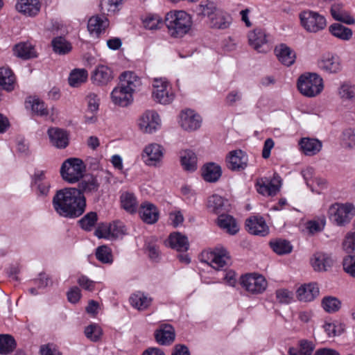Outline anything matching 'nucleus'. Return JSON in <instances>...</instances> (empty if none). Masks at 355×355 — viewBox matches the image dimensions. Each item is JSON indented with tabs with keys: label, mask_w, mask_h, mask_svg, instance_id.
Returning a JSON list of instances; mask_svg holds the SVG:
<instances>
[{
	"label": "nucleus",
	"mask_w": 355,
	"mask_h": 355,
	"mask_svg": "<svg viewBox=\"0 0 355 355\" xmlns=\"http://www.w3.org/2000/svg\"><path fill=\"white\" fill-rule=\"evenodd\" d=\"M52 204L55 212L60 216L74 218L85 211L86 198L76 188H65L57 191Z\"/></svg>",
	"instance_id": "obj_1"
},
{
	"label": "nucleus",
	"mask_w": 355,
	"mask_h": 355,
	"mask_svg": "<svg viewBox=\"0 0 355 355\" xmlns=\"http://www.w3.org/2000/svg\"><path fill=\"white\" fill-rule=\"evenodd\" d=\"M165 24L169 35L175 38L182 37L191 29V16L184 10H173L166 13Z\"/></svg>",
	"instance_id": "obj_2"
},
{
	"label": "nucleus",
	"mask_w": 355,
	"mask_h": 355,
	"mask_svg": "<svg viewBox=\"0 0 355 355\" xmlns=\"http://www.w3.org/2000/svg\"><path fill=\"white\" fill-rule=\"evenodd\" d=\"M297 89L304 96L315 97L324 89L323 80L316 73L306 72L301 74L297 82Z\"/></svg>",
	"instance_id": "obj_3"
},
{
	"label": "nucleus",
	"mask_w": 355,
	"mask_h": 355,
	"mask_svg": "<svg viewBox=\"0 0 355 355\" xmlns=\"http://www.w3.org/2000/svg\"><path fill=\"white\" fill-rule=\"evenodd\" d=\"M85 171V166L80 159L69 158L62 163L60 174L64 180L73 184L83 177Z\"/></svg>",
	"instance_id": "obj_4"
},
{
	"label": "nucleus",
	"mask_w": 355,
	"mask_h": 355,
	"mask_svg": "<svg viewBox=\"0 0 355 355\" xmlns=\"http://www.w3.org/2000/svg\"><path fill=\"white\" fill-rule=\"evenodd\" d=\"M329 219L338 226L349 223L355 215V207L350 203H334L328 209Z\"/></svg>",
	"instance_id": "obj_5"
},
{
	"label": "nucleus",
	"mask_w": 355,
	"mask_h": 355,
	"mask_svg": "<svg viewBox=\"0 0 355 355\" xmlns=\"http://www.w3.org/2000/svg\"><path fill=\"white\" fill-rule=\"evenodd\" d=\"M200 259L216 270L222 269L230 261V255L223 247H216L213 250L203 251Z\"/></svg>",
	"instance_id": "obj_6"
},
{
	"label": "nucleus",
	"mask_w": 355,
	"mask_h": 355,
	"mask_svg": "<svg viewBox=\"0 0 355 355\" xmlns=\"http://www.w3.org/2000/svg\"><path fill=\"white\" fill-rule=\"evenodd\" d=\"M153 97L154 100L163 105L173 102L175 94L170 83L164 78H155L153 83Z\"/></svg>",
	"instance_id": "obj_7"
},
{
	"label": "nucleus",
	"mask_w": 355,
	"mask_h": 355,
	"mask_svg": "<svg viewBox=\"0 0 355 355\" xmlns=\"http://www.w3.org/2000/svg\"><path fill=\"white\" fill-rule=\"evenodd\" d=\"M301 25L308 32L317 33L326 26L325 18L318 12L304 10L300 14Z\"/></svg>",
	"instance_id": "obj_8"
},
{
	"label": "nucleus",
	"mask_w": 355,
	"mask_h": 355,
	"mask_svg": "<svg viewBox=\"0 0 355 355\" xmlns=\"http://www.w3.org/2000/svg\"><path fill=\"white\" fill-rule=\"evenodd\" d=\"M241 284L248 292L252 294L262 293L267 288L268 283L263 275L256 273L247 274L241 278Z\"/></svg>",
	"instance_id": "obj_9"
},
{
	"label": "nucleus",
	"mask_w": 355,
	"mask_h": 355,
	"mask_svg": "<svg viewBox=\"0 0 355 355\" xmlns=\"http://www.w3.org/2000/svg\"><path fill=\"white\" fill-rule=\"evenodd\" d=\"M138 124L143 132L151 134L160 128L161 120L155 111L148 110L140 116Z\"/></svg>",
	"instance_id": "obj_10"
},
{
	"label": "nucleus",
	"mask_w": 355,
	"mask_h": 355,
	"mask_svg": "<svg viewBox=\"0 0 355 355\" xmlns=\"http://www.w3.org/2000/svg\"><path fill=\"white\" fill-rule=\"evenodd\" d=\"M227 166L233 171H241L248 166V157L241 150H234L229 153L226 157Z\"/></svg>",
	"instance_id": "obj_11"
},
{
	"label": "nucleus",
	"mask_w": 355,
	"mask_h": 355,
	"mask_svg": "<svg viewBox=\"0 0 355 355\" xmlns=\"http://www.w3.org/2000/svg\"><path fill=\"white\" fill-rule=\"evenodd\" d=\"M256 189L259 193L272 196L277 193L281 186V181L279 177H274L272 180L266 178H261L257 180Z\"/></svg>",
	"instance_id": "obj_12"
},
{
	"label": "nucleus",
	"mask_w": 355,
	"mask_h": 355,
	"mask_svg": "<svg viewBox=\"0 0 355 355\" xmlns=\"http://www.w3.org/2000/svg\"><path fill=\"white\" fill-rule=\"evenodd\" d=\"M331 256L322 252H315L310 259V264L316 272H327L334 266Z\"/></svg>",
	"instance_id": "obj_13"
},
{
	"label": "nucleus",
	"mask_w": 355,
	"mask_h": 355,
	"mask_svg": "<svg viewBox=\"0 0 355 355\" xmlns=\"http://www.w3.org/2000/svg\"><path fill=\"white\" fill-rule=\"evenodd\" d=\"M163 148L158 144H150L146 146L142 153V158L148 166H157L163 157Z\"/></svg>",
	"instance_id": "obj_14"
},
{
	"label": "nucleus",
	"mask_w": 355,
	"mask_h": 355,
	"mask_svg": "<svg viewBox=\"0 0 355 355\" xmlns=\"http://www.w3.org/2000/svg\"><path fill=\"white\" fill-rule=\"evenodd\" d=\"M105 15H94L88 20L87 29L92 36L99 37L109 27V20Z\"/></svg>",
	"instance_id": "obj_15"
},
{
	"label": "nucleus",
	"mask_w": 355,
	"mask_h": 355,
	"mask_svg": "<svg viewBox=\"0 0 355 355\" xmlns=\"http://www.w3.org/2000/svg\"><path fill=\"white\" fill-rule=\"evenodd\" d=\"M113 78L112 70L109 67L103 64L98 65L91 76L93 83L99 86L107 85Z\"/></svg>",
	"instance_id": "obj_16"
},
{
	"label": "nucleus",
	"mask_w": 355,
	"mask_h": 355,
	"mask_svg": "<svg viewBox=\"0 0 355 355\" xmlns=\"http://www.w3.org/2000/svg\"><path fill=\"white\" fill-rule=\"evenodd\" d=\"M180 123L182 128L185 130L193 131L200 128L201 118L193 110H187L182 112Z\"/></svg>",
	"instance_id": "obj_17"
},
{
	"label": "nucleus",
	"mask_w": 355,
	"mask_h": 355,
	"mask_svg": "<svg viewBox=\"0 0 355 355\" xmlns=\"http://www.w3.org/2000/svg\"><path fill=\"white\" fill-rule=\"evenodd\" d=\"M320 290L316 283L304 284L296 291V296L300 302H309L319 295Z\"/></svg>",
	"instance_id": "obj_18"
},
{
	"label": "nucleus",
	"mask_w": 355,
	"mask_h": 355,
	"mask_svg": "<svg viewBox=\"0 0 355 355\" xmlns=\"http://www.w3.org/2000/svg\"><path fill=\"white\" fill-rule=\"evenodd\" d=\"M249 44L259 53L266 52L264 46L267 44V35L261 28H255L248 33Z\"/></svg>",
	"instance_id": "obj_19"
},
{
	"label": "nucleus",
	"mask_w": 355,
	"mask_h": 355,
	"mask_svg": "<svg viewBox=\"0 0 355 355\" xmlns=\"http://www.w3.org/2000/svg\"><path fill=\"white\" fill-rule=\"evenodd\" d=\"M245 226L248 232L254 235L266 236L269 230L262 217L254 216L247 219Z\"/></svg>",
	"instance_id": "obj_20"
},
{
	"label": "nucleus",
	"mask_w": 355,
	"mask_h": 355,
	"mask_svg": "<svg viewBox=\"0 0 355 355\" xmlns=\"http://www.w3.org/2000/svg\"><path fill=\"white\" fill-rule=\"evenodd\" d=\"M123 87L132 94L141 85L140 78L132 71H125L120 76V83Z\"/></svg>",
	"instance_id": "obj_21"
},
{
	"label": "nucleus",
	"mask_w": 355,
	"mask_h": 355,
	"mask_svg": "<svg viewBox=\"0 0 355 355\" xmlns=\"http://www.w3.org/2000/svg\"><path fill=\"white\" fill-rule=\"evenodd\" d=\"M111 98L114 104L121 107L128 106L133 101L132 94L130 92H128L121 85H119L112 90Z\"/></svg>",
	"instance_id": "obj_22"
},
{
	"label": "nucleus",
	"mask_w": 355,
	"mask_h": 355,
	"mask_svg": "<svg viewBox=\"0 0 355 355\" xmlns=\"http://www.w3.org/2000/svg\"><path fill=\"white\" fill-rule=\"evenodd\" d=\"M139 213L141 220L147 224H154L159 219V211L152 203L144 202L141 204Z\"/></svg>",
	"instance_id": "obj_23"
},
{
	"label": "nucleus",
	"mask_w": 355,
	"mask_h": 355,
	"mask_svg": "<svg viewBox=\"0 0 355 355\" xmlns=\"http://www.w3.org/2000/svg\"><path fill=\"white\" fill-rule=\"evenodd\" d=\"M48 135L53 146L58 148H64L69 144V137L67 132L58 128H51L48 130Z\"/></svg>",
	"instance_id": "obj_24"
},
{
	"label": "nucleus",
	"mask_w": 355,
	"mask_h": 355,
	"mask_svg": "<svg viewBox=\"0 0 355 355\" xmlns=\"http://www.w3.org/2000/svg\"><path fill=\"white\" fill-rule=\"evenodd\" d=\"M39 0H18L16 9L23 15L33 17L38 14L40 10Z\"/></svg>",
	"instance_id": "obj_25"
},
{
	"label": "nucleus",
	"mask_w": 355,
	"mask_h": 355,
	"mask_svg": "<svg viewBox=\"0 0 355 355\" xmlns=\"http://www.w3.org/2000/svg\"><path fill=\"white\" fill-rule=\"evenodd\" d=\"M318 67L328 73H338L342 68L340 58L334 55L323 56L318 61Z\"/></svg>",
	"instance_id": "obj_26"
},
{
	"label": "nucleus",
	"mask_w": 355,
	"mask_h": 355,
	"mask_svg": "<svg viewBox=\"0 0 355 355\" xmlns=\"http://www.w3.org/2000/svg\"><path fill=\"white\" fill-rule=\"evenodd\" d=\"M275 53L279 61L286 66L289 67L295 61V53L284 44L276 46Z\"/></svg>",
	"instance_id": "obj_27"
},
{
	"label": "nucleus",
	"mask_w": 355,
	"mask_h": 355,
	"mask_svg": "<svg viewBox=\"0 0 355 355\" xmlns=\"http://www.w3.org/2000/svg\"><path fill=\"white\" fill-rule=\"evenodd\" d=\"M155 339L161 345H170L175 339L174 328L168 324L160 326L159 329L155 333Z\"/></svg>",
	"instance_id": "obj_28"
},
{
	"label": "nucleus",
	"mask_w": 355,
	"mask_h": 355,
	"mask_svg": "<svg viewBox=\"0 0 355 355\" xmlns=\"http://www.w3.org/2000/svg\"><path fill=\"white\" fill-rule=\"evenodd\" d=\"M221 175V167L213 162L204 165L202 168V175L206 182H215L219 180Z\"/></svg>",
	"instance_id": "obj_29"
},
{
	"label": "nucleus",
	"mask_w": 355,
	"mask_h": 355,
	"mask_svg": "<svg viewBox=\"0 0 355 355\" xmlns=\"http://www.w3.org/2000/svg\"><path fill=\"white\" fill-rule=\"evenodd\" d=\"M331 15L336 20L346 24H354L355 19L344 8L342 4L335 3L331 8Z\"/></svg>",
	"instance_id": "obj_30"
},
{
	"label": "nucleus",
	"mask_w": 355,
	"mask_h": 355,
	"mask_svg": "<svg viewBox=\"0 0 355 355\" xmlns=\"http://www.w3.org/2000/svg\"><path fill=\"white\" fill-rule=\"evenodd\" d=\"M299 145L302 151L309 156L317 154L322 148V143L315 139L302 138Z\"/></svg>",
	"instance_id": "obj_31"
},
{
	"label": "nucleus",
	"mask_w": 355,
	"mask_h": 355,
	"mask_svg": "<svg viewBox=\"0 0 355 355\" xmlns=\"http://www.w3.org/2000/svg\"><path fill=\"white\" fill-rule=\"evenodd\" d=\"M168 243L171 248L180 252L187 251L189 246L187 237L180 232L171 233L168 237Z\"/></svg>",
	"instance_id": "obj_32"
},
{
	"label": "nucleus",
	"mask_w": 355,
	"mask_h": 355,
	"mask_svg": "<svg viewBox=\"0 0 355 355\" xmlns=\"http://www.w3.org/2000/svg\"><path fill=\"white\" fill-rule=\"evenodd\" d=\"M15 85V76L8 67L0 68V87L8 92L12 91Z\"/></svg>",
	"instance_id": "obj_33"
},
{
	"label": "nucleus",
	"mask_w": 355,
	"mask_h": 355,
	"mask_svg": "<svg viewBox=\"0 0 355 355\" xmlns=\"http://www.w3.org/2000/svg\"><path fill=\"white\" fill-rule=\"evenodd\" d=\"M14 54L24 60L37 57L33 46L28 42H21L16 44L13 48Z\"/></svg>",
	"instance_id": "obj_34"
},
{
	"label": "nucleus",
	"mask_w": 355,
	"mask_h": 355,
	"mask_svg": "<svg viewBox=\"0 0 355 355\" xmlns=\"http://www.w3.org/2000/svg\"><path fill=\"white\" fill-rule=\"evenodd\" d=\"M329 31L333 36L343 41L350 40L353 35V31L351 28L339 23L331 24L329 27Z\"/></svg>",
	"instance_id": "obj_35"
},
{
	"label": "nucleus",
	"mask_w": 355,
	"mask_h": 355,
	"mask_svg": "<svg viewBox=\"0 0 355 355\" xmlns=\"http://www.w3.org/2000/svg\"><path fill=\"white\" fill-rule=\"evenodd\" d=\"M99 189V183L96 177L91 176L88 178L83 180L78 184V191H80V193L85 196L86 195H92L94 193L97 192Z\"/></svg>",
	"instance_id": "obj_36"
},
{
	"label": "nucleus",
	"mask_w": 355,
	"mask_h": 355,
	"mask_svg": "<svg viewBox=\"0 0 355 355\" xmlns=\"http://www.w3.org/2000/svg\"><path fill=\"white\" fill-rule=\"evenodd\" d=\"M218 225L230 234H235L239 230L235 219L227 214H221L218 216Z\"/></svg>",
	"instance_id": "obj_37"
},
{
	"label": "nucleus",
	"mask_w": 355,
	"mask_h": 355,
	"mask_svg": "<svg viewBox=\"0 0 355 355\" xmlns=\"http://www.w3.org/2000/svg\"><path fill=\"white\" fill-rule=\"evenodd\" d=\"M152 300L151 297L141 292L134 293L130 297V304L139 311L146 309L150 305Z\"/></svg>",
	"instance_id": "obj_38"
},
{
	"label": "nucleus",
	"mask_w": 355,
	"mask_h": 355,
	"mask_svg": "<svg viewBox=\"0 0 355 355\" xmlns=\"http://www.w3.org/2000/svg\"><path fill=\"white\" fill-rule=\"evenodd\" d=\"M180 162L185 171H194L197 168V157L192 150H186L182 152Z\"/></svg>",
	"instance_id": "obj_39"
},
{
	"label": "nucleus",
	"mask_w": 355,
	"mask_h": 355,
	"mask_svg": "<svg viewBox=\"0 0 355 355\" xmlns=\"http://www.w3.org/2000/svg\"><path fill=\"white\" fill-rule=\"evenodd\" d=\"M121 207L130 214L135 213L138 208V202L136 197L132 193L125 192L121 194Z\"/></svg>",
	"instance_id": "obj_40"
},
{
	"label": "nucleus",
	"mask_w": 355,
	"mask_h": 355,
	"mask_svg": "<svg viewBox=\"0 0 355 355\" xmlns=\"http://www.w3.org/2000/svg\"><path fill=\"white\" fill-rule=\"evenodd\" d=\"M229 16L222 10L219 9L209 18L210 25L212 28L225 29L229 26Z\"/></svg>",
	"instance_id": "obj_41"
},
{
	"label": "nucleus",
	"mask_w": 355,
	"mask_h": 355,
	"mask_svg": "<svg viewBox=\"0 0 355 355\" xmlns=\"http://www.w3.org/2000/svg\"><path fill=\"white\" fill-rule=\"evenodd\" d=\"M88 78L87 71L85 69H74L69 77V83L73 87H79L86 82Z\"/></svg>",
	"instance_id": "obj_42"
},
{
	"label": "nucleus",
	"mask_w": 355,
	"mask_h": 355,
	"mask_svg": "<svg viewBox=\"0 0 355 355\" xmlns=\"http://www.w3.org/2000/svg\"><path fill=\"white\" fill-rule=\"evenodd\" d=\"M31 107L33 112L38 116H47L49 111L44 101L38 98L29 97L26 101Z\"/></svg>",
	"instance_id": "obj_43"
},
{
	"label": "nucleus",
	"mask_w": 355,
	"mask_h": 355,
	"mask_svg": "<svg viewBox=\"0 0 355 355\" xmlns=\"http://www.w3.org/2000/svg\"><path fill=\"white\" fill-rule=\"evenodd\" d=\"M53 51L58 54L64 55L71 51V44L63 37H57L52 42Z\"/></svg>",
	"instance_id": "obj_44"
},
{
	"label": "nucleus",
	"mask_w": 355,
	"mask_h": 355,
	"mask_svg": "<svg viewBox=\"0 0 355 355\" xmlns=\"http://www.w3.org/2000/svg\"><path fill=\"white\" fill-rule=\"evenodd\" d=\"M16 342L14 338L8 334H0V354H8L14 351Z\"/></svg>",
	"instance_id": "obj_45"
},
{
	"label": "nucleus",
	"mask_w": 355,
	"mask_h": 355,
	"mask_svg": "<svg viewBox=\"0 0 355 355\" xmlns=\"http://www.w3.org/2000/svg\"><path fill=\"white\" fill-rule=\"evenodd\" d=\"M321 306L326 312L333 313L339 311L341 302L336 297L326 296L322 298Z\"/></svg>",
	"instance_id": "obj_46"
},
{
	"label": "nucleus",
	"mask_w": 355,
	"mask_h": 355,
	"mask_svg": "<svg viewBox=\"0 0 355 355\" xmlns=\"http://www.w3.org/2000/svg\"><path fill=\"white\" fill-rule=\"evenodd\" d=\"M123 0H101L100 3L101 12L103 15H110L117 12Z\"/></svg>",
	"instance_id": "obj_47"
},
{
	"label": "nucleus",
	"mask_w": 355,
	"mask_h": 355,
	"mask_svg": "<svg viewBox=\"0 0 355 355\" xmlns=\"http://www.w3.org/2000/svg\"><path fill=\"white\" fill-rule=\"evenodd\" d=\"M314 347L315 346L311 341L302 340L300 342L299 349L290 348L288 354L290 355H312Z\"/></svg>",
	"instance_id": "obj_48"
},
{
	"label": "nucleus",
	"mask_w": 355,
	"mask_h": 355,
	"mask_svg": "<svg viewBox=\"0 0 355 355\" xmlns=\"http://www.w3.org/2000/svg\"><path fill=\"white\" fill-rule=\"evenodd\" d=\"M270 245L272 250L278 254H288L293 249V246L290 242L284 239L270 241Z\"/></svg>",
	"instance_id": "obj_49"
},
{
	"label": "nucleus",
	"mask_w": 355,
	"mask_h": 355,
	"mask_svg": "<svg viewBox=\"0 0 355 355\" xmlns=\"http://www.w3.org/2000/svg\"><path fill=\"white\" fill-rule=\"evenodd\" d=\"M218 10L215 3L212 1H205L201 2L196 8L198 14L209 19Z\"/></svg>",
	"instance_id": "obj_50"
},
{
	"label": "nucleus",
	"mask_w": 355,
	"mask_h": 355,
	"mask_svg": "<svg viewBox=\"0 0 355 355\" xmlns=\"http://www.w3.org/2000/svg\"><path fill=\"white\" fill-rule=\"evenodd\" d=\"M225 200L218 195H213L208 198L207 208L215 214H220L223 211Z\"/></svg>",
	"instance_id": "obj_51"
},
{
	"label": "nucleus",
	"mask_w": 355,
	"mask_h": 355,
	"mask_svg": "<svg viewBox=\"0 0 355 355\" xmlns=\"http://www.w3.org/2000/svg\"><path fill=\"white\" fill-rule=\"evenodd\" d=\"M143 26L148 30H157L160 28L162 21L157 15H148L142 19Z\"/></svg>",
	"instance_id": "obj_52"
},
{
	"label": "nucleus",
	"mask_w": 355,
	"mask_h": 355,
	"mask_svg": "<svg viewBox=\"0 0 355 355\" xmlns=\"http://www.w3.org/2000/svg\"><path fill=\"white\" fill-rule=\"evenodd\" d=\"M96 259L103 263H112L113 262L112 254L110 248L105 245L97 248L96 250Z\"/></svg>",
	"instance_id": "obj_53"
},
{
	"label": "nucleus",
	"mask_w": 355,
	"mask_h": 355,
	"mask_svg": "<svg viewBox=\"0 0 355 355\" xmlns=\"http://www.w3.org/2000/svg\"><path fill=\"white\" fill-rule=\"evenodd\" d=\"M97 220L98 216L96 213L91 211L84 216V217L79 220V223L83 230L90 231L96 225Z\"/></svg>",
	"instance_id": "obj_54"
},
{
	"label": "nucleus",
	"mask_w": 355,
	"mask_h": 355,
	"mask_svg": "<svg viewBox=\"0 0 355 355\" xmlns=\"http://www.w3.org/2000/svg\"><path fill=\"white\" fill-rule=\"evenodd\" d=\"M325 224V217L321 216L315 220H312L307 222L306 228L309 230V232L311 234H314L315 233L322 232L324 228Z\"/></svg>",
	"instance_id": "obj_55"
},
{
	"label": "nucleus",
	"mask_w": 355,
	"mask_h": 355,
	"mask_svg": "<svg viewBox=\"0 0 355 355\" xmlns=\"http://www.w3.org/2000/svg\"><path fill=\"white\" fill-rule=\"evenodd\" d=\"M342 142L345 147L352 148L355 147V129L347 128L342 135Z\"/></svg>",
	"instance_id": "obj_56"
},
{
	"label": "nucleus",
	"mask_w": 355,
	"mask_h": 355,
	"mask_svg": "<svg viewBox=\"0 0 355 355\" xmlns=\"http://www.w3.org/2000/svg\"><path fill=\"white\" fill-rule=\"evenodd\" d=\"M344 271L353 278H355V255H348L343 260Z\"/></svg>",
	"instance_id": "obj_57"
},
{
	"label": "nucleus",
	"mask_w": 355,
	"mask_h": 355,
	"mask_svg": "<svg viewBox=\"0 0 355 355\" xmlns=\"http://www.w3.org/2000/svg\"><path fill=\"white\" fill-rule=\"evenodd\" d=\"M85 334L87 338L96 342L100 339L102 334L101 328L96 324H90L85 329Z\"/></svg>",
	"instance_id": "obj_58"
},
{
	"label": "nucleus",
	"mask_w": 355,
	"mask_h": 355,
	"mask_svg": "<svg viewBox=\"0 0 355 355\" xmlns=\"http://www.w3.org/2000/svg\"><path fill=\"white\" fill-rule=\"evenodd\" d=\"M86 100L87 102L88 110L91 112H96L98 110L100 98L98 94L94 92H89L87 96Z\"/></svg>",
	"instance_id": "obj_59"
},
{
	"label": "nucleus",
	"mask_w": 355,
	"mask_h": 355,
	"mask_svg": "<svg viewBox=\"0 0 355 355\" xmlns=\"http://www.w3.org/2000/svg\"><path fill=\"white\" fill-rule=\"evenodd\" d=\"M110 239H115L124 234V226L121 222H114L108 225Z\"/></svg>",
	"instance_id": "obj_60"
},
{
	"label": "nucleus",
	"mask_w": 355,
	"mask_h": 355,
	"mask_svg": "<svg viewBox=\"0 0 355 355\" xmlns=\"http://www.w3.org/2000/svg\"><path fill=\"white\" fill-rule=\"evenodd\" d=\"M276 298L281 304H289L293 300V293L287 289H279L276 291Z\"/></svg>",
	"instance_id": "obj_61"
},
{
	"label": "nucleus",
	"mask_w": 355,
	"mask_h": 355,
	"mask_svg": "<svg viewBox=\"0 0 355 355\" xmlns=\"http://www.w3.org/2000/svg\"><path fill=\"white\" fill-rule=\"evenodd\" d=\"M343 246L347 252H355V233H348L347 234Z\"/></svg>",
	"instance_id": "obj_62"
},
{
	"label": "nucleus",
	"mask_w": 355,
	"mask_h": 355,
	"mask_svg": "<svg viewBox=\"0 0 355 355\" xmlns=\"http://www.w3.org/2000/svg\"><path fill=\"white\" fill-rule=\"evenodd\" d=\"M338 93L343 98H352L355 96V87L348 84H343L340 86Z\"/></svg>",
	"instance_id": "obj_63"
},
{
	"label": "nucleus",
	"mask_w": 355,
	"mask_h": 355,
	"mask_svg": "<svg viewBox=\"0 0 355 355\" xmlns=\"http://www.w3.org/2000/svg\"><path fill=\"white\" fill-rule=\"evenodd\" d=\"M33 189L38 196H46L49 192L50 184L49 182L32 184Z\"/></svg>",
	"instance_id": "obj_64"
}]
</instances>
